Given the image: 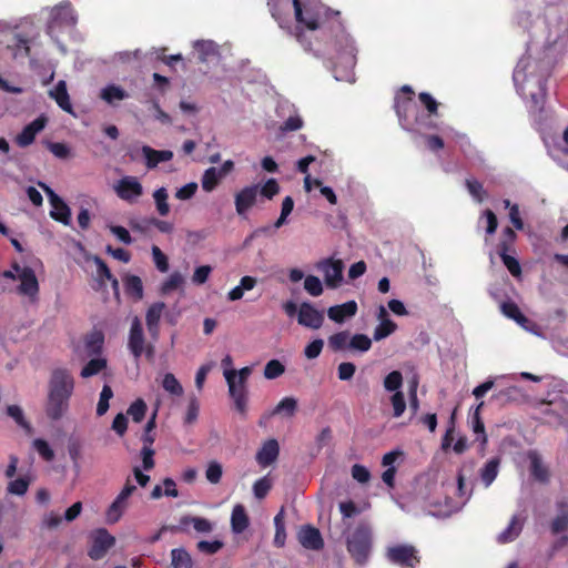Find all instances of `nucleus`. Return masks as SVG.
<instances>
[{"label": "nucleus", "instance_id": "23", "mask_svg": "<svg viewBox=\"0 0 568 568\" xmlns=\"http://www.w3.org/2000/svg\"><path fill=\"white\" fill-rule=\"evenodd\" d=\"M50 97L54 99L57 104L65 112L72 114L73 108L70 101V97L67 90V83L60 80L53 90L50 91Z\"/></svg>", "mask_w": 568, "mask_h": 568}, {"label": "nucleus", "instance_id": "11", "mask_svg": "<svg viewBox=\"0 0 568 568\" xmlns=\"http://www.w3.org/2000/svg\"><path fill=\"white\" fill-rule=\"evenodd\" d=\"M145 336L143 332L142 322L138 316H134L131 322V327L128 336V348L134 359H139L144 352Z\"/></svg>", "mask_w": 568, "mask_h": 568}, {"label": "nucleus", "instance_id": "21", "mask_svg": "<svg viewBox=\"0 0 568 568\" xmlns=\"http://www.w3.org/2000/svg\"><path fill=\"white\" fill-rule=\"evenodd\" d=\"M357 310V303L355 301H348L339 305L331 306L327 310V316L336 323H343L346 318L355 316Z\"/></svg>", "mask_w": 568, "mask_h": 568}, {"label": "nucleus", "instance_id": "39", "mask_svg": "<svg viewBox=\"0 0 568 568\" xmlns=\"http://www.w3.org/2000/svg\"><path fill=\"white\" fill-rule=\"evenodd\" d=\"M7 414L11 418H13L14 422L20 427H22L28 434H30L32 432V427H31L30 423L26 419L23 410H22V408L20 406H18V405H9L7 407Z\"/></svg>", "mask_w": 568, "mask_h": 568}, {"label": "nucleus", "instance_id": "41", "mask_svg": "<svg viewBox=\"0 0 568 568\" xmlns=\"http://www.w3.org/2000/svg\"><path fill=\"white\" fill-rule=\"evenodd\" d=\"M372 347V339L365 334H355L351 337L348 349L367 352Z\"/></svg>", "mask_w": 568, "mask_h": 568}, {"label": "nucleus", "instance_id": "34", "mask_svg": "<svg viewBox=\"0 0 568 568\" xmlns=\"http://www.w3.org/2000/svg\"><path fill=\"white\" fill-rule=\"evenodd\" d=\"M349 339V332L342 331L328 337V346L334 352L345 351L348 348Z\"/></svg>", "mask_w": 568, "mask_h": 568}, {"label": "nucleus", "instance_id": "28", "mask_svg": "<svg viewBox=\"0 0 568 568\" xmlns=\"http://www.w3.org/2000/svg\"><path fill=\"white\" fill-rule=\"evenodd\" d=\"M297 410V399L291 396L284 397L271 412V416L283 414L286 417H292Z\"/></svg>", "mask_w": 568, "mask_h": 568}, {"label": "nucleus", "instance_id": "17", "mask_svg": "<svg viewBox=\"0 0 568 568\" xmlns=\"http://www.w3.org/2000/svg\"><path fill=\"white\" fill-rule=\"evenodd\" d=\"M77 23V17L70 3L57 6L51 13L49 28L53 26L73 27Z\"/></svg>", "mask_w": 568, "mask_h": 568}, {"label": "nucleus", "instance_id": "35", "mask_svg": "<svg viewBox=\"0 0 568 568\" xmlns=\"http://www.w3.org/2000/svg\"><path fill=\"white\" fill-rule=\"evenodd\" d=\"M222 176L219 174L217 169L212 166L204 171L202 176V189L205 192H212L219 184Z\"/></svg>", "mask_w": 568, "mask_h": 568}, {"label": "nucleus", "instance_id": "13", "mask_svg": "<svg viewBox=\"0 0 568 568\" xmlns=\"http://www.w3.org/2000/svg\"><path fill=\"white\" fill-rule=\"evenodd\" d=\"M258 185L252 184L241 189L234 195L235 211L237 215L245 216L257 201Z\"/></svg>", "mask_w": 568, "mask_h": 568}, {"label": "nucleus", "instance_id": "49", "mask_svg": "<svg viewBox=\"0 0 568 568\" xmlns=\"http://www.w3.org/2000/svg\"><path fill=\"white\" fill-rule=\"evenodd\" d=\"M403 385V375L399 371H393L384 378V387L388 392H400Z\"/></svg>", "mask_w": 568, "mask_h": 568}, {"label": "nucleus", "instance_id": "6", "mask_svg": "<svg viewBox=\"0 0 568 568\" xmlns=\"http://www.w3.org/2000/svg\"><path fill=\"white\" fill-rule=\"evenodd\" d=\"M136 490V487L131 483L130 479L126 480L124 487L115 497V499L111 503L105 511V521L109 525L116 524L123 516L124 511L129 507V498Z\"/></svg>", "mask_w": 568, "mask_h": 568}, {"label": "nucleus", "instance_id": "43", "mask_svg": "<svg viewBox=\"0 0 568 568\" xmlns=\"http://www.w3.org/2000/svg\"><path fill=\"white\" fill-rule=\"evenodd\" d=\"M509 251H498V255L500 256L504 265L509 271V273L518 277L521 275V267L518 260L508 254Z\"/></svg>", "mask_w": 568, "mask_h": 568}, {"label": "nucleus", "instance_id": "46", "mask_svg": "<svg viewBox=\"0 0 568 568\" xmlns=\"http://www.w3.org/2000/svg\"><path fill=\"white\" fill-rule=\"evenodd\" d=\"M146 404L143 399L138 398L128 408V415L131 416L133 422L140 423L144 419L146 413Z\"/></svg>", "mask_w": 568, "mask_h": 568}, {"label": "nucleus", "instance_id": "25", "mask_svg": "<svg viewBox=\"0 0 568 568\" xmlns=\"http://www.w3.org/2000/svg\"><path fill=\"white\" fill-rule=\"evenodd\" d=\"M125 294L135 301L143 298V283L138 275H126L123 280Z\"/></svg>", "mask_w": 568, "mask_h": 568}, {"label": "nucleus", "instance_id": "19", "mask_svg": "<svg viewBox=\"0 0 568 568\" xmlns=\"http://www.w3.org/2000/svg\"><path fill=\"white\" fill-rule=\"evenodd\" d=\"M557 515L550 523V530L552 535L568 530V499H560L556 501Z\"/></svg>", "mask_w": 568, "mask_h": 568}, {"label": "nucleus", "instance_id": "48", "mask_svg": "<svg viewBox=\"0 0 568 568\" xmlns=\"http://www.w3.org/2000/svg\"><path fill=\"white\" fill-rule=\"evenodd\" d=\"M30 478L19 477L8 484V493L17 496H23L30 486Z\"/></svg>", "mask_w": 568, "mask_h": 568}, {"label": "nucleus", "instance_id": "53", "mask_svg": "<svg viewBox=\"0 0 568 568\" xmlns=\"http://www.w3.org/2000/svg\"><path fill=\"white\" fill-rule=\"evenodd\" d=\"M466 186L471 196L479 203L487 196V192L484 190L483 184L475 179H467Z\"/></svg>", "mask_w": 568, "mask_h": 568}, {"label": "nucleus", "instance_id": "54", "mask_svg": "<svg viewBox=\"0 0 568 568\" xmlns=\"http://www.w3.org/2000/svg\"><path fill=\"white\" fill-rule=\"evenodd\" d=\"M304 288L312 296H320L323 293V284L315 275H307L305 277Z\"/></svg>", "mask_w": 568, "mask_h": 568}, {"label": "nucleus", "instance_id": "45", "mask_svg": "<svg viewBox=\"0 0 568 568\" xmlns=\"http://www.w3.org/2000/svg\"><path fill=\"white\" fill-rule=\"evenodd\" d=\"M163 388L171 395L181 396L183 387L172 373H166L162 381Z\"/></svg>", "mask_w": 568, "mask_h": 568}, {"label": "nucleus", "instance_id": "24", "mask_svg": "<svg viewBox=\"0 0 568 568\" xmlns=\"http://www.w3.org/2000/svg\"><path fill=\"white\" fill-rule=\"evenodd\" d=\"M250 525V519L243 505L234 506L231 515V527L235 534L243 532Z\"/></svg>", "mask_w": 568, "mask_h": 568}, {"label": "nucleus", "instance_id": "42", "mask_svg": "<svg viewBox=\"0 0 568 568\" xmlns=\"http://www.w3.org/2000/svg\"><path fill=\"white\" fill-rule=\"evenodd\" d=\"M101 98L108 103H113L114 100L128 98V93L122 88L111 84L101 91Z\"/></svg>", "mask_w": 568, "mask_h": 568}, {"label": "nucleus", "instance_id": "5", "mask_svg": "<svg viewBox=\"0 0 568 568\" xmlns=\"http://www.w3.org/2000/svg\"><path fill=\"white\" fill-rule=\"evenodd\" d=\"M89 540L90 547L88 549V556L92 560L103 559L108 551L115 545V537L105 528L93 529L89 535Z\"/></svg>", "mask_w": 568, "mask_h": 568}, {"label": "nucleus", "instance_id": "7", "mask_svg": "<svg viewBox=\"0 0 568 568\" xmlns=\"http://www.w3.org/2000/svg\"><path fill=\"white\" fill-rule=\"evenodd\" d=\"M224 377L229 385V394L231 398L234 400L235 409L240 414L245 415L247 406V386L239 384V382H236L235 369H225Z\"/></svg>", "mask_w": 568, "mask_h": 568}, {"label": "nucleus", "instance_id": "30", "mask_svg": "<svg viewBox=\"0 0 568 568\" xmlns=\"http://www.w3.org/2000/svg\"><path fill=\"white\" fill-rule=\"evenodd\" d=\"M171 565L173 568H192L193 560L184 548L171 550Z\"/></svg>", "mask_w": 568, "mask_h": 568}, {"label": "nucleus", "instance_id": "36", "mask_svg": "<svg viewBox=\"0 0 568 568\" xmlns=\"http://www.w3.org/2000/svg\"><path fill=\"white\" fill-rule=\"evenodd\" d=\"M153 199L155 202L156 211L161 216H166L170 213V205L168 203L169 194L165 187H160L154 191Z\"/></svg>", "mask_w": 568, "mask_h": 568}, {"label": "nucleus", "instance_id": "18", "mask_svg": "<svg viewBox=\"0 0 568 568\" xmlns=\"http://www.w3.org/2000/svg\"><path fill=\"white\" fill-rule=\"evenodd\" d=\"M527 456L530 463V475L534 477V479L542 484L548 483L550 478V471L549 468L544 464L540 454L537 450H529Z\"/></svg>", "mask_w": 568, "mask_h": 568}, {"label": "nucleus", "instance_id": "27", "mask_svg": "<svg viewBox=\"0 0 568 568\" xmlns=\"http://www.w3.org/2000/svg\"><path fill=\"white\" fill-rule=\"evenodd\" d=\"M500 458L494 457L489 459L480 469V478L485 487H489L496 479L499 470Z\"/></svg>", "mask_w": 568, "mask_h": 568}, {"label": "nucleus", "instance_id": "15", "mask_svg": "<svg viewBox=\"0 0 568 568\" xmlns=\"http://www.w3.org/2000/svg\"><path fill=\"white\" fill-rule=\"evenodd\" d=\"M18 280L20 281V285L18 286L19 294L31 298H34L38 295L39 283L36 273L31 267L24 266L19 273Z\"/></svg>", "mask_w": 568, "mask_h": 568}, {"label": "nucleus", "instance_id": "61", "mask_svg": "<svg viewBox=\"0 0 568 568\" xmlns=\"http://www.w3.org/2000/svg\"><path fill=\"white\" fill-rule=\"evenodd\" d=\"M196 548L205 555H214L223 548V542L221 540H201L197 542Z\"/></svg>", "mask_w": 568, "mask_h": 568}, {"label": "nucleus", "instance_id": "37", "mask_svg": "<svg viewBox=\"0 0 568 568\" xmlns=\"http://www.w3.org/2000/svg\"><path fill=\"white\" fill-rule=\"evenodd\" d=\"M396 329L397 324L394 321H382L374 329L373 339L379 342L390 336Z\"/></svg>", "mask_w": 568, "mask_h": 568}, {"label": "nucleus", "instance_id": "51", "mask_svg": "<svg viewBox=\"0 0 568 568\" xmlns=\"http://www.w3.org/2000/svg\"><path fill=\"white\" fill-rule=\"evenodd\" d=\"M112 396H113L112 388L109 385H104L100 393V398H99V402L97 405V415L98 416H103L108 412L109 406H110L109 400L112 398Z\"/></svg>", "mask_w": 568, "mask_h": 568}, {"label": "nucleus", "instance_id": "59", "mask_svg": "<svg viewBox=\"0 0 568 568\" xmlns=\"http://www.w3.org/2000/svg\"><path fill=\"white\" fill-rule=\"evenodd\" d=\"M516 237V232L511 227L507 226L503 231V236L498 244V251H511Z\"/></svg>", "mask_w": 568, "mask_h": 568}, {"label": "nucleus", "instance_id": "31", "mask_svg": "<svg viewBox=\"0 0 568 568\" xmlns=\"http://www.w3.org/2000/svg\"><path fill=\"white\" fill-rule=\"evenodd\" d=\"M402 91L409 94V97L406 100H404L402 103L397 104L396 112H397V115L400 121L405 122L406 124H412L408 120L407 112L410 108H414L413 99H412L414 91L409 85H403Z\"/></svg>", "mask_w": 568, "mask_h": 568}, {"label": "nucleus", "instance_id": "3", "mask_svg": "<svg viewBox=\"0 0 568 568\" xmlns=\"http://www.w3.org/2000/svg\"><path fill=\"white\" fill-rule=\"evenodd\" d=\"M346 548L355 564L365 565L373 549V531L368 524L359 523L346 538Z\"/></svg>", "mask_w": 568, "mask_h": 568}, {"label": "nucleus", "instance_id": "47", "mask_svg": "<svg viewBox=\"0 0 568 568\" xmlns=\"http://www.w3.org/2000/svg\"><path fill=\"white\" fill-rule=\"evenodd\" d=\"M184 283V277L181 273L174 272L172 273L166 281H164L161 285V294L165 295L171 293L174 290H178Z\"/></svg>", "mask_w": 568, "mask_h": 568}, {"label": "nucleus", "instance_id": "64", "mask_svg": "<svg viewBox=\"0 0 568 568\" xmlns=\"http://www.w3.org/2000/svg\"><path fill=\"white\" fill-rule=\"evenodd\" d=\"M418 99L420 103L425 106V109L428 111L429 115L437 114L438 102L428 92H420L418 94Z\"/></svg>", "mask_w": 568, "mask_h": 568}, {"label": "nucleus", "instance_id": "32", "mask_svg": "<svg viewBox=\"0 0 568 568\" xmlns=\"http://www.w3.org/2000/svg\"><path fill=\"white\" fill-rule=\"evenodd\" d=\"M500 308L505 316L514 320L519 325H524L528 322L527 317L521 313L518 305L511 301L504 302Z\"/></svg>", "mask_w": 568, "mask_h": 568}, {"label": "nucleus", "instance_id": "57", "mask_svg": "<svg viewBox=\"0 0 568 568\" xmlns=\"http://www.w3.org/2000/svg\"><path fill=\"white\" fill-rule=\"evenodd\" d=\"M200 412V403L195 396L190 397L184 423L191 425L196 422Z\"/></svg>", "mask_w": 568, "mask_h": 568}, {"label": "nucleus", "instance_id": "55", "mask_svg": "<svg viewBox=\"0 0 568 568\" xmlns=\"http://www.w3.org/2000/svg\"><path fill=\"white\" fill-rule=\"evenodd\" d=\"M33 447L45 462L53 460L54 452L47 440L37 438L33 440Z\"/></svg>", "mask_w": 568, "mask_h": 568}, {"label": "nucleus", "instance_id": "14", "mask_svg": "<svg viewBox=\"0 0 568 568\" xmlns=\"http://www.w3.org/2000/svg\"><path fill=\"white\" fill-rule=\"evenodd\" d=\"M47 119L38 116L31 123L27 124L22 131L16 136V143L20 148H27L33 143L37 134L44 129Z\"/></svg>", "mask_w": 568, "mask_h": 568}, {"label": "nucleus", "instance_id": "12", "mask_svg": "<svg viewBox=\"0 0 568 568\" xmlns=\"http://www.w3.org/2000/svg\"><path fill=\"white\" fill-rule=\"evenodd\" d=\"M297 323L304 327L318 329L324 323V313L312 303L303 302L298 307Z\"/></svg>", "mask_w": 568, "mask_h": 568}, {"label": "nucleus", "instance_id": "16", "mask_svg": "<svg viewBox=\"0 0 568 568\" xmlns=\"http://www.w3.org/2000/svg\"><path fill=\"white\" fill-rule=\"evenodd\" d=\"M300 544L312 550H320L324 547V541L320 530L311 525L303 526L297 534Z\"/></svg>", "mask_w": 568, "mask_h": 568}, {"label": "nucleus", "instance_id": "44", "mask_svg": "<svg viewBox=\"0 0 568 568\" xmlns=\"http://www.w3.org/2000/svg\"><path fill=\"white\" fill-rule=\"evenodd\" d=\"M165 310V303L155 302L146 311L145 322L146 326H151L152 324H159L162 313Z\"/></svg>", "mask_w": 568, "mask_h": 568}, {"label": "nucleus", "instance_id": "50", "mask_svg": "<svg viewBox=\"0 0 568 568\" xmlns=\"http://www.w3.org/2000/svg\"><path fill=\"white\" fill-rule=\"evenodd\" d=\"M93 262L97 265V280L99 281L100 285L103 286L105 281L111 280L113 275L106 263L101 257L93 256Z\"/></svg>", "mask_w": 568, "mask_h": 568}, {"label": "nucleus", "instance_id": "60", "mask_svg": "<svg viewBox=\"0 0 568 568\" xmlns=\"http://www.w3.org/2000/svg\"><path fill=\"white\" fill-rule=\"evenodd\" d=\"M152 256L153 262L156 266V268L164 273L169 270V260L168 256L161 251V248L156 245L152 246Z\"/></svg>", "mask_w": 568, "mask_h": 568}, {"label": "nucleus", "instance_id": "56", "mask_svg": "<svg viewBox=\"0 0 568 568\" xmlns=\"http://www.w3.org/2000/svg\"><path fill=\"white\" fill-rule=\"evenodd\" d=\"M223 475L222 465L215 460L210 462L205 471L206 479L211 484H219Z\"/></svg>", "mask_w": 568, "mask_h": 568}, {"label": "nucleus", "instance_id": "63", "mask_svg": "<svg viewBox=\"0 0 568 568\" xmlns=\"http://www.w3.org/2000/svg\"><path fill=\"white\" fill-rule=\"evenodd\" d=\"M280 192V185L275 179H270L260 189L258 193L267 200H272Z\"/></svg>", "mask_w": 568, "mask_h": 568}, {"label": "nucleus", "instance_id": "58", "mask_svg": "<svg viewBox=\"0 0 568 568\" xmlns=\"http://www.w3.org/2000/svg\"><path fill=\"white\" fill-rule=\"evenodd\" d=\"M393 416L400 417L406 409V400L403 392H396L390 396Z\"/></svg>", "mask_w": 568, "mask_h": 568}, {"label": "nucleus", "instance_id": "40", "mask_svg": "<svg viewBox=\"0 0 568 568\" xmlns=\"http://www.w3.org/2000/svg\"><path fill=\"white\" fill-rule=\"evenodd\" d=\"M106 367V359L104 358H92L90 359L81 371V377L88 378L99 374Z\"/></svg>", "mask_w": 568, "mask_h": 568}, {"label": "nucleus", "instance_id": "9", "mask_svg": "<svg viewBox=\"0 0 568 568\" xmlns=\"http://www.w3.org/2000/svg\"><path fill=\"white\" fill-rule=\"evenodd\" d=\"M317 267L324 273V281L328 288H337L342 284L344 270L342 260L326 258L321 261Z\"/></svg>", "mask_w": 568, "mask_h": 568}, {"label": "nucleus", "instance_id": "38", "mask_svg": "<svg viewBox=\"0 0 568 568\" xmlns=\"http://www.w3.org/2000/svg\"><path fill=\"white\" fill-rule=\"evenodd\" d=\"M483 406H484V402H480L476 406L475 412L471 416V425H473L474 433L481 435L480 443L483 446H485L487 444V435L485 433L484 422L481 420V417H480V409L483 408Z\"/></svg>", "mask_w": 568, "mask_h": 568}, {"label": "nucleus", "instance_id": "29", "mask_svg": "<svg viewBox=\"0 0 568 568\" xmlns=\"http://www.w3.org/2000/svg\"><path fill=\"white\" fill-rule=\"evenodd\" d=\"M194 49L199 54L200 62H207L209 59L217 54V47L213 41L199 40L194 43Z\"/></svg>", "mask_w": 568, "mask_h": 568}, {"label": "nucleus", "instance_id": "10", "mask_svg": "<svg viewBox=\"0 0 568 568\" xmlns=\"http://www.w3.org/2000/svg\"><path fill=\"white\" fill-rule=\"evenodd\" d=\"M47 195L49 196L50 204L52 206V210L50 212V216L61 222L64 225L71 224V211L70 207L65 204V202L48 185L44 183L39 184Z\"/></svg>", "mask_w": 568, "mask_h": 568}, {"label": "nucleus", "instance_id": "2", "mask_svg": "<svg viewBox=\"0 0 568 568\" xmlns=\"http://www.w3.org/2000/svg\"><path fill=\"white\" fill-rule=\"evenodd\" d=\"M74 379L65 368H57L49 381L45 414L51 420H59L68 410L69 400L73 394Z\"/></svg>", "mask_w": 568, "mask_h": 568}, {"label": "nucleus", "instance_id": "62", "mask_svg": "<svg viewBox=\"0 0 568 568\" xmlns=\"http://www.w3.org/2000/svg\"><path fill=\"white\" fill-rule=\"evenodd\" d=\"M272 485L267 477L257 479L253 485L254 496L257 499H263L270 491Z\"/></svg>", "mask_w": 568, "mask_h": 568}, {"label": "nucleus", "instance_id": "52", "mask_svg": "<svg viewBox=\"0 0 568 568\" xmlns=\"http://www.w3.org/2000/svg\"><path fill=\"white\" fill-rule=\"evenodd\" d=\"M285 372V366L278 359H271L264 367V377L275 379Z\"/></svg>", "mask_w": 568, "mask_h": 568}, {"label": "nucleus", "instance_id": "22", "mask_svg": "<svg viewBox=\"0 0 568 568\" xmlns=\"http://www.w3.org/2000/svg\"><path fill=\"white\" fill-rule=\"evenodd\" d=\"M280 446L276 439L266 440L256 454V462L263 467L272 465L278 457Z\"/></svg>", "mask_w": 568, "mask_h": 568}, {"label": "nucleus", "instance_id": "8", "mask_svg": "<svg viewBox=\"0 0 568 568\" xmlns=\"http://www.w3.org/2000/svg\"><path fill=\"white\" fill-rule=\"evenodd\" d=\"M116 195L129 203H134L143 194V186L135 176L126 175L120 179L114 185Z\"/></svg>", "mask_w": 568, "mask_h": 568}, {"label": "nucleus", "instance_id": "26", "mask_svg": "<svg viewBox=\"0 0 568 568\" xmlns=\"http://www.w3.org/2000/svg\"><path fill=\"white\" fill-rule=\"evenodd\" d=\"M523 530V523L520 521L519 517L517 515L513 516L509 525L505 530H503L497 540L500 544H507L513 540H515Z\"/></svg>", "mask_w": 568, "mask_h": 568}, {"label": "nucleus", "instance_id": "1", "mask_svg": "<svg viewBox=\"0 0 568 568\" xmlns=\"http://www.w3.org/2000/svg\"><path fill=\"white\" fill-rule=\"evenodd\" d=\"M292 3L297 29L306 28L308 31L322 30L328 32L331 44L336 51L338 60L346 68H353L356 63V48L351 36L345 31L341 19V12L317 2L303 3L301 0H268L272 17L282 26L281 7L287 9Z\"/></svg>", "mask_w": 568, "mask_h": 568}, {"label": "nucleus", "instance_id": "20", "mask_svg": "<svg viewBox=\"0 0 568 568\" xmlns=\"http://www.w3.org/2000/svg\"><path fill=\"white\" fill-rule=\"evenodd\" d=\"M141 152L145 159V166L149 170L156 168L162 162H168L173 159V152L170 150H154L149 145H143Z\"/></svg>", "mask_w": 568, "mask_h": 568}, {"label": "nucleus", "instance_id": "4", "mask_svg": "<svg viewBox=\"0 0 568 568\" xmlns=\"http://www.w3.org/2000/svg\"><path fill=\"white\" fill-rule=\"evenodd\" d=\"M386 559L400 568H417L420 564V556L415 546L409 544H397L387 547Z\"/></svg>", "mask_w": 568, "mask_h": 568}, {"label": "nucleus", "instance_id": "33", "mask_svg": "<svg viewBox=\"0 0 568 568\" xmlns=\"http://www.w3.org/2000/svg\"><path fill=\"white\" fill-rule=\"evenodd\" d=\"M104 336L101 332L94 331L85 337V349L90 355L100 354L103 347Z\"/></svg>", "mask_w": 568, "mask_h": 568}]
</instances>
